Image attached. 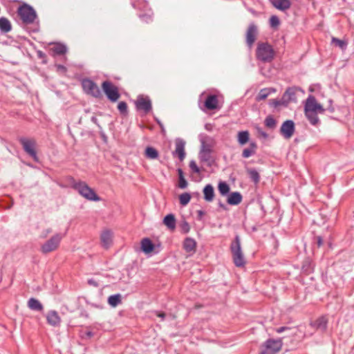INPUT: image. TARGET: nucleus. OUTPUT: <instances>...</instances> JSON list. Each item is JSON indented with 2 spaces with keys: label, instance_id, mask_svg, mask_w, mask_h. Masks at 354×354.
Returning <instances> with one entry per match:
<instances>
[{
  "label": "nucleus",
  "instance_id": "obj_2",
  "mask_svg": "<svg viewBox=\"0 0 354 354\" xmlns=\"http://www.w3.org/2000/svg\"><path fill=\"white\" fill-rule=\"evenodd\" d=\"M71 187L76 190L80 195L91 201H100L101 198L96 194L95 190L90 187L84 181H76L73 176L68 177Z\"/></svg>",
  "mask_w": 354,
  "mask_h": 354
},
{
  "label": "nucleus",
  "instance_id": "obj_38",
  "mask_svg": "<svg viewBox=\"0 0 354 354\" xmlns=\"http://www.w3.org/2000/svg\"><path fill=\"white\" fill-rule=\"evenodd\" d=\"M331 44L336 47L339 48L341 50H344L346 49L348 46V41L346 39H339L335 37L331 39Z\"/></svg>",
  "mask_w": 354,
  "mask_h": 354
},
{
  "label": "nucleus",
  "instance_id": "obj_42",
  "mask_svg": "<svg viewBox=\"0 0 354 354\" xmlns=\"http://www.w3.org/2000/svg\"><path fill=\"white\" fill-rule=\"evenodd\" d=\"M269 105L274 108H277L279 106L287 107L288 106V104L286 101V100L283 99V97L282 96L281 100H277V99L270 100L269 102Z\"/></svg>",
  "mask_w": 354,
  "mask_h": 354
},
{
  "label": "nucleus",
  "instance_id": "obj_50",
  "mask_svg": "<svg viewBox=\"0 0 354 354\" xmlns=\"http://www.w3.org/2000/svg\"><path fill=\"white\" fill-rule=\"evenodd\" d=\"M189 167L193 173L199 174L201 171L199 167L194 160L189 162Z\"/></svg>",
  "mask_w": 354,
  "mask_h": 354
},
{
  "label": "nucleus",
  "instance_id": "obj_4",
  "mask_svg": "<svg viewBox=\"0 0 354 354\" xmlns=\"http://www.w3.org/2000/svg\"><path fill=\"white\" fill-rule=\"evenodd\" d=\"M230 250L232 255L233 263L236 267L243 268L246 264L244 255L241 248L239 236L236 235L230 245Z\"/></svg>",
  "mask_w": 354,
  "mask_h": 354
},
{
  "label": "nucleus",
  "instance_id": "obj_52",
  "mask_svg": "<svg viewBox=\"0 0 354 354\" xmlns=\"http://www.w3.org/2000/svg\"><path fill=\"white\" fill-rule=\"evenodd\" d=\"M326 111V109L323 107V106L318 103V104L315 106V113L317 114L318 113H324V112Z\"/></svg>",
  "mask_w": 354,
  "mask_h": 354
},
{
  "label": "nucleus",
  "instance_id": "obj_28",
  "mask_svg": "<svg viewBox=\"0 0 354 354\" xmlns=\"http://www.w3.org/2000/svg\"><path fill=\"white\" fill-rule=\"evenodd\" d=\"M305 116L313 126H317L320 124V120L318 118V114L315 111H304Z\"/></svg>",
  "mask_w": 354,
  "mask_h": 354
},
{
  "label": "nucleus",
  "instance_id": "obj_8",
  "mask_svg": "<svg viewBox=\"0 0 354 354\" xmlns=\"http://www.w3.org/2000/svg\"><path fill=\"white\" fill-rule=\"evenodd\" d=\"M62 239V234L56 233L41 245V252L43 254H46L56 250L58 248Z\"/></svg>",
  "mask_w": 354,
  "mask_h": 354
},
{
  "label": "nucleus",
  "instance_id": "obj_54",
  "mask_svg": "<svg viewBox=\"0 0 354 354\" xmlns=\"http://www.w3.org/2000/svg\"><path fill=\"white\" fill-rule=\"evenodd\" d=\"M154 315L158 317H160L162 321H163L166 317V313L161 311L155 310L153 312Z\"/></svg>",
  "mask_w": 354,
  "mask_h": 354
},
{
  "label": "nucleus",
  "instance_id": "obj_58",
  "mask_svg": "<svg viewBox=\"0 0 354 354\" xmlns=\"http://www.w3.org/2000/svg\"><path fill=\"white\" fill-rule=\"evenodd\" d=\"M52 232V230L50 228L46 229L44 230L41 234V238H46L48 234Z\"/></svg>",
  "mask_w": 354,
  "mask_h": 354
},
{
  "label": "nucleus",
  "instance_id": "obj_57",
  "mask_svg": "<svg viewBox=\"0 0 354 354\" xmlns=\"http://www.w3.org/2000/svg\"><path fill=\"white\" fill-rule=\"evenodd\" d=\"M55 68H57V71H63V72H66V71H67L66 67L64 66L62 64H55Z\"/></svg>",
  "mask_w": 354,
  "mask_h": 354
},
{
  "label": "nucleus",
  "instance_id": "obj_19",
  "mask_svg": "<svg viewBox=\"0 0 354 354\" xmlns=\"http://www.w3.org/2000/svg\"><path fill=\"white\" fill-rule=\"evenodd\" d=\"M203 198L207 202H212L213 201L214 196H215V192L214 189L212 185L207 184L206 185L203 189Z\"/></svg>",
  "mask_w": 354,
  "mask_h": 354
},
{
  "label": "nucleus",
  "instance_id": "obj_10",
  "mask_svg": "<svg viewBox=\"0 0 354 354\" xmlns=\"http://www.w3.org/2000/svg\"><path fill=\"white\" fill-rule=\"evenodd\" d=\"M20 144L22 145L24 151L29 155L32 159L37 162L38 156L35 149L36 142L32 139H28L26 138H20L19 139Z\"/></svg>",
  "mask_w": 354,
  "mask_h": 354
},
{
  "label": "nucleus",
  "instance_id": "obj_24",
  "mask_svg": "<svg viewBox=\"0 0 354 354\" xmlns=\"http://www.w3.org/2000/svg\"><path fill=\"white\" fill-rule=\"evenodd\" d=\"M183 249L187 252H195L196 248V241L190 237H187L183 241Z\"/></svg>",
  "mask_w": 354,
  "mask_h": 354
},
{
  "label": "nucleus",
  "instance_id": "obj_37",
  "mask_svg": "<svg viewBox=\"0 0 354 354\" xmlns=\"http://www.w3.org/2000/svg\"><path fill=\"white\" fill-rule=\"evenodd\" d=\"M145 156L149 159H156L158 158L159 153L156 149L153 147H147L145 151Z\"/></svg>",
  "mask_w": 354,
  "mask_h": 354
},
{
  "label": "nucleus",
  "instance_id": "obj_47",
  "mask_svg": "<svg viewBox=\"0 0 354 354\" xmlns=\"http://www.w3.org/2000/svg\"><path fill=\"white\" fill-rule=\"evenodd\" d=\"M269 23L271 27L276 28L280 24V20L277 15H272L269 19Z\"/></svg>",
  "mask_w": 354,
  "mask_h": 354
},
{
  "label": "nucleus",
  "instance_id": "obj_33",
  "mask_svg": "<svg viewBox=\"0 0 354 354\" xmlns=\"http://www.w3.org/2000/svg\"><path fill=\"white\" fill-rule=\"evenodd\" d=\"M212 151H201L199 153V158L201 162H205L207 163L208 166H212L214 160L212 157Z\"/></svg>",
  "mask_w": 354,
  "mask_h": 354
},
{
  "label": "nucleus",
  "instance_id": "obj_41",
  "mask_svg": "<svg viewBox=\"0 0 354 354\" xmlns=\"http://www.w3.org/2000/svg\"><path fill=\"white\" fill-rule=\"evenodd\" d=\"M120 303L121 295L120 294L111 295L108 298V304L112 307H116Z\"/></svg>",
  "mask_w": 354,
  "mask_h": 354
},
{
  "label": "nucleus",
  "instance_id": "obj_31",
  "mask_svg": "<svg viewBox=\"0 0 354 354\" xmlns=\"http://www.w3.org/2000/svg\"><path fill=\"white\" fill-rule=\"evenodd\" d=\"M246 172L250 179L254 183L258 184L260 181V175L254 168H246Z\"/></svg>",
  "mask_w": 354,
  "mask_h": 354
},
{
  "label": "nucleus",
  "instance_id": "obj_49",
  "mask_svg": "<svg viewBox=\"0 0 354 354\" xmlns=\"http://www.w3.org/2000/svg\"><path fill=\"white\" fill-rule=\"evenodd\" d=\"M37 57L41 59V63L43 64H46L48 63L46 55L41 50H37Z\"/></svg>",
  "mask_w": 354,
  "mask_h": 354
},
{
  "label": "nucleus",
  "instance_id": "obj_46",
  "mask_svg": "<svg viewBox=\"0 0 354 354\" xmlns=\"http://www.w3.org/2000/svg\"><path fill=\"white\" fill-rule=\"evenodd\" d=\"M140 19L145 23H149L153 20V12L149 10L148 12L139 15Z\"/></svg>",
  "mask_w": 354,
  "mask_h": 354
},
{
  "label": "nucleus",
  "instance_id": "obj_45",
  "mask_svg": "<svg viewBox=\"0 0 354 354\" xmlns=\"http://www.w3.org/2000/svg\"><path fill=\"white\" fill-rule=\"evenodd\" d=\"M191 194L188 192H185L179 196V202L182 206L187 205L191 200Z\"/></svg>",
  "mask_w": 354,
  "mask_h": 354
},
{
  "label": "nucleus",
  "instance_id": "obj_25",
  "mask_svg": "<svg viewBox=\"0 0 354 354\" xmlns=\"http://www.w3.org/2000/svg\"><path fill=\"white\" fill-rule=\"evenodd\" d=\"M257 144L254 141L250 142L249 147L245 148L243 150L241 154L242 157L244 158H248L254 155L257 152Z\"/></svg>",
  "mask_w": 354,
  "mask_h": 354
},
{
  "label": "nucleus",
  "instance_id": "obj_23",
  "mask_svg": "<svg viewBox=\"0 0 354 354\" xmlns=\"http://www.w3.org/2000/svg\"><path fill=\"white\" fill-rule=\"evenodd\" d=\"M102 245L104 248H108L112 243V232L109 230L104 231L100 236Z\"/></svg>",
  "mask_w": 354,
  "mask_h": 354
},
{
  "label": "nucleus",
  "instance_id": "obj_51",
  "mask_svg": "<svg viewBox=\"0 0 354 354\" xmlns=\"http://www.w3.org/2000/svg\"><path fill=\"white\" fill-rule=\"evenodd\" d=\"M178 187L180 189H185L187 187V181L185 177L178 178Z\"/></svg>",
  "mask_w": 354,
  "mask_h": 354
},
{
  "label": "nucleus",
  "instance_id": "obj_1",
  "mask_svg": "<svg viewBox=\"0 0 354 354\" xmlns=\"http://www.w3.org/2000/svg\"><path fill=\"white\" fill-rule=\"evenodd\" d=\"M17 14L21 21L24 27L31 25V27H27L26 30L28 32H37L39 30V22L37 14L32 6L22 3L17 10Z\"/></svg>",
  "mask_w": 354,
  "mask_h": 354
},
{
  "label": "nucleus",
  "instance_id": "obj_27",
  "mask_svg": "<svg viewBox=\"0 0 354 354\" xmlns=\"http://www.w3.org/2000/svg\"><path fill=\"white\" fill-rule=\"evenodd\" d=\"M12 30V24L8 19L5 17H0V32L8 33Z\"/></svg>",
  "mask_w": 354,
  "mask_h": 354
},
{
  "label": "nucleus",
  "instance_id": "obj_7",
  "mask_svg": "<svg viewBox=\"0 0 354 354\" xmlns=\"http://www.w3.org/2000/svg\"><path fill=\"white\" fill-rule=\"evenodd\" d=\"M102 89L107 99L111 102H117L120 97V93L118 86L110 81H104L102 83Z\"/></svg>",
  "mask_w": 354,
  "mask_h": 354
},
{
  "label": "nucleus",
  "instance_id": "obj_22",
  "mask_svg": "<svg viewBox=\"0 0 354 354\" xmlns=\"http://www.w3.org/2000/svg\"><path fill=\"white\" fill-rule=\"evenodd\" d=\"M155 248L154 243L149 238H144L141 241V250L145 254L151 253Z\"/></svg>",
  "mask_w": 354,
  "mask_h": 354
},
{
  "label": "nucleus",
  "instance_id": "obj_61",
  "mask_svg": "<svg viewBox=\"0 0 354 354\" xmlns=\"http://www.w3.org/2000/svg\"><path fill=\"white\" fill-rule=\"evenodd\" d=\"M316 239H317V246L319 248L321 247L323 245V239H322V236H318L316 237Z\"/></svg>",
  "mask_w": 354,
  "mask_h": 354
},
{
  "label": "nucleus",
  "instance_id": "obj_20",
  "mask_svg": "<svg viewBox=\"0 0 354 354\" xmlns=\"http://www.w3.org/2000/svg\"><path fill=\"white\" fill-rule=\"evenodd\" d=\"M271 3L275 8L281 11H286L291 6L290 0H272Z\"/></svg>",
  "mask_w": 354,
  "mask_h": 354
},
{
  "label": "nucleus",
  "instance_id": "obj_34",
  "mask_svg": "<svg viewBox=\"0 0 354 354\" xmlns=\"http://www.w3.org/2000/svg\"><path fill=\"white\" fill-rule=\"evenodd\" d=\"M275 89L273 88H264L260 90L259 93L256 97L257 101H261L268 97L269 95L274 93Z\"/></svg>",
  "mask_w": 354,
  "mask_h": 354
},
{
  "label": "nucleus",
  "instance_id": "obj_60",
  "mask_svg": "<svg viewBox=\"0 0 354 354\" xmlns=\"http://www.w3.org/2000/svg\"><path fill=\"white\" fill-rule=\"evenodd\" d=\"M154 120L156 122V123L158 124V126L160 127L162 131H165V128H164V125L163 124L160 122V120L157 118H154Z\"/></svg>",
  "mask_w": 354,
  "mask_h": 354
},
{
  "label": "nucleus",
  "instance_id": "obj_29",
  "mask_svg": "<svg viewBox=\"0 0 354 354\" xmlns=\"http://www.w3.org/2000/svg\"><path fill=\"white\" fill-rule=\"evenodd\" d=\"M176 218L173 214H169L163 218V223L171 230L176 228Z\"/></svg>",
  "mask_w": 354,
  "mask_h": 354
},
{
  "label": "nucleus",
  "instance_id": "obj_17",
  "mask_svg": "<svg viewBox=\"0 0 354 354\" xmlns=\"http://www.w3.org/2000/svg\"><path fill=\"white\" fill-rule=\"evenodd\" d=\"M300 90L301 89L297 86L288 87L282 96L289 104L291 102L297 101L296 93L297 91Z\"/></svg>",
  "mask_w": 354,
  "mask_h": 354
},
{
  "label": "nucleus",
  "instance_id": "obj_15",
  "mask_svg": "<svg viewBox=\"0 0 354 354\" xmlns=\"http://www.w3.org/2000/svg\"><path fill=\"white\" fill-rule=\"evenodd\" d=\"M50 44L53 45V46L49 49L50 55L51 56L54 57L58 55L65 56L68 50L65 44L60 42L52 43ZM64 57L66 58V57Z\"/></svg>",
  "mask_w": 354,
  "mask_h": 354
},
{
  "label": "nucleus",
  "instance_id": "obj_39",
  "mask_svg": "<svg viewBox=\"0 0 354 354\" xmlns=\"http://www.w3.org/2000/svg\"><path fill=\"white\" fill-rule=\"evenodd\" d=\"M131 5L134 9L142 10L148 6L146 0H131Z\"/></svg>",
  "mask_w": 354,
  "mask_h": 354
},
{
  "label": "nucleus",
  "instance_id": "obj_5",
  "mask_svg": "<svg viewBox=\"0 0 354 354\" xmlns=\"http://www.w3.org/2000/svg\"><path fill=\"white\" fill-rule=\"evenodd\" d=\"M282 347V338H269L261 344L259 354H277Z\"/></svg>",
  "mask_w": 354,
  "mask_h": 354
},
{
  "label": "nucleus",
  "instance_id": "obj_26",
  "mask_svg": "<svg viewBox=\"0 0 354 354\" xmlns=\"http://www.w3.org/2000/svg\"><path fill=\"white\" fill-rule=\"evenodd\" d=\"M301 272L305 275H308L314 272L313 263L309 258H306L303 261Z\"/></svg>",
  "mask_w": 354,
  "mask_h": 354
},
{
  "label": "nucleus",
  "instance_id": "obj_36",
  "mask_svg": "<svg viewBox=\"0 0 354 354\" xmlns=\"http://www.w3.org/2000/svg\"><path fill=\"white\" fill-rule=\"evenodd\" d=\"M28 306L30 309L37 311H41L43 306L40 301L35 298H30L28 301Z\"/></svg>",
  "mask_w": 354,
  "mask_h": 354
},
{
  "label": "nucleus",
  "instance_id": "obj_43",
  "mask_svg": "<svg viewBox=\"0 0 354 354\" xmlns=\"http://www.w3.org/2000/svg\"><path fill=\"white\" fill-rule=\"evenodd\" d=\"M265 126L270 129H274L277 126V120L271 115H268L264 120Z\"/></svg>",
  "mask_w": 354,
  "mask_h": 354
},
{
  "label": "nucleus",
  "instance_id": "obj_64",
  "mask_svg": "<svg viewBox=\"0 0 354 354\" xmlns=\"http://www.w3.org/2000/svg\"><path fill=\"white\" fill-rule=\"evenodd\" d=\"M177 172H178V178H180L181 177H184V174H183V171L182 169L178 168L177 169Z\"/></svg>",
  "mask_w": 354,
  "mask_h": 354
},
{
  "label": "nucleus",
  "instance_id": "obj_3",
  "mask_svg": "<svg viewBox=\"0 0 354 354\" xmlns=\"http://www.w3.org/2000/svg\"><path fill=\"white\" fill-rule=\"evenodd\" d=\"M275 55L272 46L268 42H259L256 49V57L257 60L263 63L271 62Z\"/></svg>",
  "mask_w": 354,
  "mask_h": 354
},
{
  "label": "nucleus",
  "instance_id": "obj_53",
  "mask_svg": "<svg viewBox=\"0 0 354 354\" xmlns=\"http://www.w3.org/2000/svg\"><path fill=\"white\" fill-rule=\"evenodd\" d=\"M196 214H197V220L202 221L203 218V216L205 214V212L202 209H198L196 211Z\"/></svg>",
  "mask_w": 354,
  "mask_h": 354
},
{
  "label": "nucleus",
  "instance_id": "obj_56",
  "mask_svg": "<svg viewBox=\"0 0 354 354\" xmlns=\"http://www.w3.org/2000/svg\"><path fill=\"white\" fill-rule=\"evenodd\" d=\"M88 283L90 286H94V287H96V288L99 286L98 282L95 279H89L88 280Z\"/></svg>",
  "mask_w": 354,
  "mask_h": 354
},
{
  "label": "nucleus",
  "instance_id": "obj_63",
  "mask_svg": "<svg viewBox=\"0 0 354 354\" xmlns=\"http://www.w3.org/2000/svg\"><path fill=\"white\" fill-rule=\"evenodd\" d=\"M218 205L221 209L223 210L226 211L228 209L227 206L225 204H223L221 201L218 202Z\"/></svg>",
  "mask_w": 354,
  "mask_h": 354
},
{
  "label": "nucleus",
  "instance_id": "obj_59",
  "mask_svg": "<svg viewBox=\"0 0 354 354\" xmlns=\"http://www.w3.org/2000/svg\"><path fill=\"white\" fill-rule=\"evenodd\" d=\"M328 102H329V106H328L327 109H326V110L329 111L330 113H333L335 111V108L334 106L332 105L333 104V100H328Z\"/></svg>",
  "mask_w": 354,
  "mask_h": 354
},
{
  "label": "nucleus",
  "instance_id": "obj_35",
  "mask_svg": "<svg viewBox=\"0 0 354 354\" xmlns=\"http://www.w3.org/2000/svg\"><path fill=\"white\" fill-rule=\"evenodd\" d=\"M250 140V133L248 131H241L238 133L237 141L240 145H244Z\"/></svg>",
  "mask_w": 354,
  "mask_h": 354
},
{
  "label": "nucleus",
  "instance_id": "obj_40",
  "mask_svg": "<svg viewBox=\"0 0 354 354\" xmlns=\"http://www.w3.org/2000/svg\"><path fill=\"white\" fill-rule=\"evenodd\" d=\"M218 189L221 195L226 196L229 194L230 187L226 182L221 181L218 185Z\"/></svg>",
  "mask_w": 354,
  "mask_h": 354
},
{
  "label": "nucleus",
  "instance_id": "obj_44",
  "mask_svg": "<svg viewBox=\"0 0 354 354\" xmlns=\"http://www.w3.org/2000/svg\"><path fill=\"white\" fill-rule=\"evenodd\" d=\"M118 109L122 116H127L129 114L128 106L126 102L121 101L118 104Z\"/></svg>",
  "mask_w": 354,
  "mask_h": 354
},
{
  "label": "nucleus",
  "instance_id": "obj_48",
  "mask_svg": "<svg viewBox=\"0 0 354 354\" xmlns=\"http://www.w3.org/2000/svg\"><path fill=\"white\" fill-rule=\"evenodd\" d=\"M180 227L181 232L184 234L188 233L190 230L189 224L186 221H183V222H181V223L180 224Z\"/></svg>",
  "mask_w": 354,
  "mask_h": 354
},
{
  "label": "nucleus",
  "instance_id": "obj_6",
  "mask_svg": "<svg viewBox=\"0 0 354 354\" xmlns=\"http://www.w3.org/2000/svg\"><path fill=\"white\" fill-rule=\"evenodd\" d=\"M81 86L84 92L88 95L95 98H101L102 97V92L97 84L88 77L83 78L81 80Z\"/></svg>",
  "mask_w": 354,
  "mask_h": 354
},
{
  "label": "nucleus",
  "instance_id": "obj_9",
  "mask_svg": "<svg viewBox=\"0 0 354 354\" xmlns=\"http://www.w3.org/2000/svg\"><path fill=\"white\" fill-rule=\"evenodd\" d=\"M134 104L136 110L142 111L145 114H148L152 110L151 100L147 95H138Z\"/></svg>",
  "mask_w": 354,
  "mask_h": 354
},
{
  "label": "nucleus",
  "instance_id": "obj_16",
  "mask_svg": "<svg viewBox=\"0 0 354 354\" xmlns=\"http://www.w3.org/2000/svg\"><path fill=\"white\" fill-rule=\"evenodd\" d=\"M204 107L209 111L219 109L218 96L215 94L208 95L204 102Z\"/></svg>",
  "mask_w": 354,
  "mask_h": 354
},
{
  "label": "nucleus",
  "instance_id": "obj_11",
  "mask_svg": "<svg viewBox=\"0 0 354 354\" xmlns=\"http://www.w3.org/2000/svg\"><path fill=\"white\" fill-rule=\"evenodd\" d=\"M257 35V26L254 22L250 23L245 33V43L250 48L252 47L254 43L255 42Z\"/></svg>",
  "mask_w": 354,
  "mask_h": 354
},
{
  "label": "nucleus",
  "instance_id": "obj_62",
  "mask_svg": "<svg viewBox=\"0 0 354 354\" xmlns=\"http://www.w3.org/2000/svg\"><path fill=\"white\" fill-rule=\"evenodd\" d=\"M258 132L263 138H267L268 137V134L261 129H259Z\"/></svg>",
  "mask_w": 354,
  "mask_h": 354
},
{
  "label": "nucleus",
  "instance_id": "obj_55",
  "mask_svg": "<svg viewBox=\"0 0 354 354\" xmlns=\"http://www.w3.org/2000/svg\"><path fill=\"white\" fill-rule=\"evenodd\" d=\"M290 327H288V326H281V327H279V328H277L274 329V330L276 331V333H281L286 330H290Z\"/></svg>",
  "mask_w": 354,
  "mask_h": 354
},
{
  "label": "nucleus",
  "instance_id": "obj_13",
  "mask_svg": "<svg viewBox=\"0 0 354 354\" xmlns=\"http://www.w3.org/2000/svg\"><path fill=\"white\" fill-rule=\"evenodd\" d=\"M328 319L326 316H321L316 319L315 321L310 322V326L317 331H320L322 333L326 332L328 328Z\"/></svg>",
  "mask_w": 354,
  "mask_h": 354
},
{
  "label": "nucleus",
  "instance_id": "obj_18",
  "mask_svg": "<svg viewBox=\"0 0 354 354\" xmlns=\"http://www.w3.org/2000/svg\"><path fill=\"white\" fill-rule=\"evenodd\" d=\"M242 200L243 196L239 192H233L228 194L227 203L230 205H238Z\"/></svg>",
  "mask_w": 354,
  "mask_h": 354
},
{
  "label": "nucleus",
  "instance_id": "obj_14",
  "mask_svg": "<svg viewBox=\"0 0 354 354\" xmlns=\"http://www.w3.org/2000/svg\"><path fill=\"white\" fill-rule=\"evenodd\" d=\"M176 149L172 152L174 157L177 156L180 161H183L185 158V142L180 138H178L175 140Z\"/></svg>",
  "mask_w": 354,
  "mask_h": 354
},
{
  "label": "nucleus",
  "instance_id": "obj_12",
  "mask_svg": "<svg viewBox=\"0 0 354 354\" xmlns=\"http://www.w3.org/2000/svg\"><path fill=\"white\" fill-rule=\"evenodd\" d=\"M295 130V122L291 120L284 121L280 128V133L286 139L290 138Z\"/></svg>",
  "mask_w": 354,
  "mask_h": 354
},
{
  "label": "nucleus",
  "instance_id": "obj_30",
  "mask_svg": "<svg viewBox=\"0 0 354 354\" xmlns=\"http://www.w3.org/2000/svg\"><path fill=\"white\" fill-rule=\"evenodd\" d=\"M201 151H212V139L208 136H206L201 139Z\"/></svg>",
  "mask_w": 354,
  "mask_h": 354
},
{
  "label": "nucleus",
  "instance_id": "obj_21",
  "mask_svg": "<svg viewBox=\"0 0 354 354\" xmlns=\"http://www.w3.org/2000/svg\"><path fill=\"white\" fill-rule=\"evenodd\" d=\"M46 319L48 324L53 326L59 325L61 322L60 317L59 316L57 312L55 310H50L48 312L46 316Z\"/></svg>",
  "mask_w": 354,
  "mask_h": 354
},
{
  "label": "nucleus",
  "instance_id": "obj_32",
  "mask_svg": "<svg viewBox=\"0 0 354 354\" xmlns=\"http://www.w3.org/2000/svg\"><path fill=\"white\" fill-rule=\"evenodd\" d=\"M318 104L315 97L313 95H309L306 100V104L304 106V111H315V106Z\"/></svg>",
  "mask_w": 354,
  "mask_h": 354
}]
</instances>
